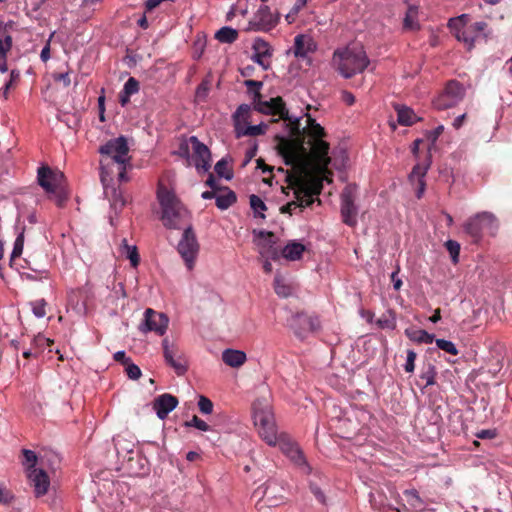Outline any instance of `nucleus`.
I'll return each instance as SVG.
<instances>
[{"instance_id":"1","label":"nucleus","mask_w":512,"mask_h":512,"mask_svg":"<svg viewBox=\"0 0 512 512\" xmlns=\"http://www.w3.org/2000/svg\"><path fill=\"white\" fill-rule=\"evenodd\" d=\"M285 121L288 122L286 125L290 137H275L277 152L284 163H298L303 170L314 162L321 171L325 170L331 163V158L328 156L329 143L324 140V128L319 123L301 128L300 118L292 119L290 116Z\"/></svg>"},{"instance_id":"2","label":"nucleus","mask_w":512,"mask_h":512,"mask_svg":"<svg viewBox=\"0 0 512 512\" xmlns=\"http://www.w3.org/2000/svg\"><path fill=\"white\" fill-rule=\"evenodd\" d=\"M292 171H287L286 180L294 189L295 198L299 195H319L323 189V177L328 172V167L321 171L314 162L305 169H301L298 163L287 164Z\"/></svg>"},{"instance_id":"3","label":"nucleus","mask_w":512,"mask_h":512,"mask_svg":"<svg viewBox=\"0 0 512 512\" xmlns=\"http://www.w3.org/2000/svg\"><path fill=\"white\" fill-rule=\"evenodd\" d=\"M99 153L103 156L100 161L102 181L105 174L113 173V167H116L119 180L126 181V165L129 163V147L124 136L109 140L99 148Z\"/></svg>"},{"instance_id":"4","label":"nucleus","mask_w":512,"mask_h":512,"mask_svg":"<svg viewBox=\"0 0 512 512\" xmlns=\"http://www.w3.org/2000/svg\"><path fill=\"white\" fill-rule=\"evenodd\" d=\"M157 198L162 210V221L169 229H180L182 225L190 220V212L178 199L174 192L160 185L157 191Z\"/></svg>"},{"instance_id":"5","label":"nucleus","mask_w":512,"mask_h":512,"mask_svg":"<svg viewBox=\"0 0 512 512\" xmlns=\"http://www.w3.org/2000/svg\"><path fill=\"white\" fill-rule=\"evenodd\" d=\"M333 61L340 74L345 78H351L355 74L363 72L369 65V59L361 46L336 50Z\"/></svg>"},{"instance_id":"6","label":"nucleus","mask_w":512,"mask_h":512,"mask_svg":"<svg viewBox=\"0 0 512 512\" xmlns=\"http://www.w3.org/2000/svg\"><path fill=\"white\" fill-rule=\"evenodd\" d=\"M37 181L48 194L49 199L55 201L58 207L64 206L68 194L65 190V176L61 171L41 166L37 172Z\"/></svg>"},{"instance_id":"7","label":"nucleus","mask_w":512,"mask_h":512,"mask_svg":"<svg viewBox=\"0 0 512 512\" xmlns=\"http://www.w3.org/2000/svg\"><path fill=\"white\" fill-rule=\"evenodd\" d=\"M244 85L253 95L252 102L256 111L266 115L278 116L282 120L289 118V111L282 97L277 96L268 101L262 100L260 89L263 86V82L249 79L245 80Z\"/></svg>"},{"instance_id":"8","label":"nucleus","mask_w":512,"mask_h":512,"mask_svg":"<svg viewBox=\"0 0 512 512\" xmlns=\"http://www.w3.org/2000/svg\"><path fill=\"white\" fill-rule=\"evenodd\" d=\"M464 232L472 239L473 243H479L484 233L495 236L499 229V221L491 212H479L469 217L463 224Z\"/></svg>"},{"instance_id":"9","label":"nucleus","mask_w":512,"mask_h":512,"mask_svg":"<svg viewBox=\"0 0 512 512\" xmlns=\"http://www.w3.org/2000/svg\"><path fill=\"white\" fill-rule=\"evenodd\" d=\"M189 144L193 151L192 159L198 171L207 172L210 167L211 153L208 147L199 141L196 136H191L188 141L182 142L179 146V151L182 156H188Z\"/></svg>"},{"instance_id":"10","label":"nucleus","mask_w":512,"mask_h":512,"mask_svg":"<svg viewBox=\"0 0 512 512\" xmlns=\"http://www.w3.org/2000/svg\"><path fill=\"white\" fill-rule=\"evenodd\" d=\"M464 96V86L456 80H450L440 95L433 101V105L438 110L449 109L458 105Z\"/></svg>"},{"instance_id":"11","label":"nucleus","mask_w":512,"mask_h":512,"mask_svg":"<svg viewBox=\"0 0 512 512\" xmlns=\"http://www.w3.org/2000/svg\"><path fill=\"white\" fill-rule=\"evenodd\" d=\"M199 243L192 227L189 225L184 229L178 243L177 250L189 270L193 269L196 257L199 253Z\"/></svg>"},{"instance_id":"12","label":"nucleus","mask_w":512,"mask_h":512,"mask_svg":"<svg viewBox=\"0 0 512 512\" xmlns=\"http://www.w3.org/2000/svg\"><path fill=\"white\" fill-rule=\"evenodd\" d=\"M162 346L165 362L174 369L177 375H184L188 370L185 354L179 349L177 344L170 342L168 338L163 339Z\"/></svg>"},{"instance_id":"13","label":"nucleus","mask_w":512,"mask_h":512,"mask_svg":"<svg viewBox=\"0 0 512 512\" xmlns=\"http://www.w3.org/2000/svg\"><path fill=\"white\" fill-rule=\"evenodd\" d=\"M279 19L278 13L273 14L269 6L262 5L249 21L247 30L268 32L276 27Z\"/></svg>"},{"instance_id":"14","label":"nucleus","mask_w":512,"mask_h":512,"mask_svg":"<svg viewBox=\"0 0 512 512\" xmlns=\"http://www.w3.org/2000/svg\"><path fill=\"white\" fill-rule=\"evenodd\" d=\"M288 325L298 338L303 339L308 333L320 328V321L316 316L298 312L291 316Z\"/></svg>"},{"instance_id":"15","label":"nucleus","mask_w":512,"mask_h":512,"mask_svg":"<svg viewBox=\"0 0 512 512\" xmlns=\"http://www.w3.org/2000/svg\"><path fill=\"white\" fill-rule=\"evenodd\" d=\"M168 323L169 320L165 314L148 308L144 313V321L140 326V330L144 333L153 331L162 336L166 332Z\"/></svg>"},{"instance_id":"16","label":"nucleus","mask_w":512,"mask_h":512,"mask_svg":"<svg viewBox=\"0 0 512 512\" xmlns=\"http://www.w3.org/2000/svg\"><path fill=\"white\" fill-rule=\"evenodd\" d=\"M357 213L358 209L354 204L353 189L348 186L343 190L341 194L342 221L350 227L356 226Z\"/></svg>"},{"instance_id":"17","label":"nucleus","mask_w":512,"mask_h":512,"mask_svg":"<svg viewBox=\"0 0 512 512\" xmlns=\"http://www.w3.org/2000/svg\"><path fill=\"white\" fill-rule=\"evenodd\" d=\"M253 420L256 428L260 426H269L275 421L270 404L266 399H257L252 405Z\"/></svg>"},{"instance_id":"18","label":"nucleus","mask_w":512,"mask_h":512,"mask_svg":"<svg viewBox=\"0 0 512 512\" xmlns=\"http://www.w3.org/2000/svg\"><path fill=\"white\" fill-rule=\"evenodd\" d=\"M27 477L36 497H41L48 492L50 479L43 469H31L27 473Z\"/></svg>"},{"instance_id":"19","label":"nucleus","mask_w":512,"mask_h":512,"mask_svg":"<svg viewBox=\"0 0 512 512\" xmlns=\"http://www.w3.org/2000/svg\"><path fill=\"white\" fill-rule=\"evenodd\" d=\"M317 45L313 38L306 34H298L294 38L293 53L296 58H306L309 53L315 52Z\"/></svg>"},{"instance_id":"20","label":"nucleus","mask_w":512,"mask_h":512,"mask_svg":"<svg viewBox=\"0 0 512 512\" xmlns=\"http://www.w3.org/2000/svg\"><path fill=\"white\" fill-rule=\"evenodd\" d=\"M177 405L178 399L171 394L165 393L155 398L153 409L156 411L157 416L163 420Z\"/></svg>"},{"instance_id":"21","label":"nucleus","mask_w":512,"mask_h":512,"mask_svg":"<svg viewBox=\"0 0 512 512\" xmlns=\"http://www.w3.org/2000/svg\"><path fill=\"white\" fill-rule=\"evenodd\" d=\"M252 48L254 53L251 59L259 64L264 70H267L270 67V63L267 61V58L272 56L269 44L263 39L258 38L254 41Z\"/></svg>"},{"instance_id":"22","label":"nucleus","mask_w":512,"mask_h":512,"mask_svg":"<svg viewBox=\"0 0 512 512\" xmlns=\"http://www.w3.org/2000/svg\"><path fill=\"white\" fill-rule=\"evenodd\" d=\"M15 22H0V52L8 53L12 47L11 30L14 28Z\"/></svg>"},{"instance_id":"23","label":"nucleus","mask_w":512,"mask_h":512,"mask_svg":"<svg viewBox=\"0 0 512 512\" xmlns=\"http://www.w3.org/2000/svg\"><path fill=\"white\" fill-rule=\"evenodd\" d=\"M223 362L233 368L242 366L246 361V354L240 350L226 349L222 353Z\"/></svg>"},{"instance_id":"24","label":"nucleus","mask_w":512,"mask_h":512,"mask_svg":"<svg viewBox=\"0 0 512 512\" xmlns=\"http://www.w3.org/2000/svg\"><path fill=\"white\" fill-rule=\"evenodd\" d=\"M304 251L305 246L302 243L291 241L282 249L281 255L287 260L296 261L301 259Z\"/></svg>"},{"instance_id":"25","label":"nucleus","mask_w":512,"mask_h":512,"mask_svg":"<svg viewBox=\"0 0 512 512\" xmlns=\"http://www.w3.org/2000/svg\"><path fill=\"white\" fill-rule=\"evenodd\" d=\"M257 430L261 439L265 441L269 446L275 447L277 445L279 433L277 432L275 421L270 423L269 426H260L257 428Z\"/></svg>"},{"instance_id":"26","label":"nucleus","mask_w":512,"mask_h":512,"mask_svg":"<svg viewBox=\"0 0 512 512\" xmlns=\"http://www.w3.org/2000/svg\"><path fill=\"white\" fill-rule=\"evenodd\" d=\"M397 119L400 125L411 126L417 122L418 118L414 111L404 105H396Z\"/></svg>"},{"instance_id":"27","label":"nucleus","mask_w":512,"mask_h":512,"mask_svg":"<svg viewBox=\"0 0 512 512\" xmlns=\"http://www.w3.org/2000/svg\"><path fill=\"white\" fill-rule=\"evenodd\" d=\"M237 201V196L234 191L229 188H224V193L216 196V206L220 210H226Z\"/></svg>"},{"instance_id":"28","label":"nucleus","mask_w":512,"mask_h":512,"mask_svg":"<svg viewBox=\"0 0 512 512\" xmlns=\"http://www.w3.org/2000/svg\"><path fill=\"white\" fill-rule=\"evenodd\" d=\"M120 251L122 255H125L130 260L133 267L139 265L140 257L136 246L129 245L127 240L123 239L120 245Z\"/></svg>"},{"instance_id":"29","label":"nucleus","mask_w":512,"mask_h":512,"mask_svg":"<svg viewBox=\"0 0 512 512\" xmlns=\"http://www.w3.org/2000/svg\"><path fill=\"white\" fill-rule=\"evenodd\" d=\"M470 17L468 14H462L460 16L449 19L448 28L457 38L458 33L462 32L463 28L469 23Z\"/></svg>"},{"instance_id":"30","label":"nucleus","mask_w":512,"mask_h":512,"mask_svg":"<svg viewBox=\"0 0 512 512\" xmlns=\"http://www.w3.org/2000/svg\"><path fill=\"white\" fill-rule=\"evenodd\" d=\"M215 38L221 42V43H233L238 38V31L234 28H231L229 26L222 27L219 29L216 34Z\"/></svg>"},{"instance_id":"31","label":"nucleus","mask_w":512,"mask_h":512,"mask_svg":"<svg viewBox=\"0 0 512 512\" xmlns=\"http://www.w3.org/2000/svg\"><path fill=\"white\" fill-rule=\"evenodd\" d=\"M268 128V125L265 123H260L258 125H249L245 129L236 128V137L239 138L241 136H258L263 135Z\"/></svg>"},{"instance_id":"32","label":"nucleus","mask_w":512,"mask_h":512,"mask_svg":"<svg viewBox=\"0 0 512 512\" xmlns=\"http://www.w3.org/2000/svg\"><path fill=\"white\" fill-rule=\"evenodd\" d=\"M405 333L410 340L418 343L431 344L434 341V335L422 329L413 331L406 330Z\"/></svg>"},{"instance_id":"33","label":"nucleus","mask_w":512,"mask_h":512,"mask_svg":"<svg viewBox=\"0 0 512 512\" xmlns=\"http://www.w3.org/2000/svg\"><path fill=\"white\" fill-rule=\"evenodd\" d=\"M418 9L416 6H409L404 18L403 26L408 30H417L419 24L417 21Z\"/></svg>"},{"instance_id":"34","label":"nucleus","mask_w":512,"mask_h":512,"mask_svg":"<svg viewBox=\"0 0 512 512\" xmlns=\"http://www.w3.org/2000/svg\"><path fill=\"white\" fill-rule=\"evenodd\" d=\"M212 85V81L210 77H205L201 83L198 85L196 92H195V98L199 102L206 101L210 88Z\"/></svg>"},{"instance_id":"35","label":"nucleus","mask_w":512,"mask_h":512,"mask_svg":"<svg viewBox=\"0 0 512 512\" xmlns=\"http://www.w3.org/2000/svg\"><path fill=\"white\" fill-rule=\"evenodd\" d=\"M284 454H288L298 445L295 444L286 433H280L277 439V445Z\"/></svg>"},{"instance_id":"36","label":"nucleus","mask_w":512,"mask_h":512,"mask_svg":"<svg viewBox=\"0 0 512 512\" xmlns=\"http://www.w3.org/2000/svg\"><path fill=\"white\" fill-rule=\"evenodd\" d=\"M250 206L254 211L255 217L265 218V215L262 213L267 210V206L264 201L257 195L252 194L249 198Z\"/></svg>"},{"instance_id":"37","label":"nucleus","mask_w":512,"mask_h":512,"mask_svg":"<svg viewBox=\"0 0 512 512\" xmlns=\"http://www.w3.org/2000/svg\"><path fill=\"white\" fill-rule=\"evenodd\" d=\"M458 41L464 42L469 49L474 47V42L477 39V35H474L472 30H470V26L464 27L462 32L458 33L457 38Z\"/></svg>"},{"instance_id":"38","label":"nucleus","mask_w":512,"mask_h":512,"mask_svg":"<svg viewBox=\"0 0 512 512\" xmlns=\"http://www.w3.org/2000/svg\"><path fill=\"white\" fill-rule=\"evenodd\" d=\"M428 168L429 164H416L409 175V180L411 182L424 180Z\"/></svg>"},{"instance_id":"39","label":"nucleus","mask_w":512,"mask_h":512,"mask_svg":"<svg viewBox=\"0 0 512 512\" xmlns=\"http://www.w3.org/2000/svg\"><path fill=\"white\" fill-rule=\"evenodd\" d=\"M22 454L24 458L22 464L27 467V473L31 469H36L35 465L37 463V455L35 452L29 449H23Z\"/></svg>"},{"instance_id":"40","label":"nucleus","mask_w":512,"mask_h":512,"mask_svg":"<svg viewBox=\"0 0 512 512\" xmlns=\"http://www.w3.org/2000/svg\"><path fill=\"white\" fill-rule=\"evenodd\" d=\"M215 172L220 177H224L227 180H230L233 176V173L228 169V161L224 158H222L216 163Z\"/></svg>"},{"instance_id":"41","label":"nucleus","mask_w":512,"mask_h":512,"mask_svg":"<svg viewBox=\"0 0 512 512\" xmlns=\"http://www.w3.org/2000/svg\"><path fill=\"white\" fill-rule=\"evenodd\" d=\"M24 231H25V228H22L21 232L18 234V236L14 242V247H13V250L11 253V259L20 257L23 252Z\"/></svg>"},{"instance_id":"42","label":"nucleus","mask_w":512,"mask_h":512,"mask_svg":"<svg viewBox=\"0 0 512 512\" xmlns=\"http://www.w3.org/2000/svg\"><path fill=\"white\" fill-rule=\"evenodd\" d=\"M469 26H470V30H472L473 34L477 35V39L481 36L484 39H486L488 37V33H487L488 24L485 21H478Z\"/></svg>"},{"instance_id":"43","label":"nucleus","mask_w":512,"mask_h":512,"mask_svg":"<svg viewBox=\"0 0 512 512\" xmlns=\"http://www.w3.org/2000/svg\"><path fill=\"white\" fill-rule=\"evenodd\" d=\"M274 290L278 296L283 298H286L291 294L290 286L284 284L279 277H275Z\"/></svg>"},{"instance_id":"44","label":"nucleus","mask_w":512,"mask_h":512,"mask_svg":"<svg viewBox=\"0 0 512 512\" xmlns=\"http://www.w3.org/2000/svg\"><path fill=\"white\" fill-rule=\"evenodd\" d=\"M33 314L37 318H43L46 315L47 303L44 299H38L31 303Z\"/></svg>"},{"instance_id":"45","label":"nucleus","mask_w":512,"mask_h":512,"mask_svg":"<svg viewBox=\"0 0 512 512\" xmlns=\"http://www.w3.org/2000/svg\"><path fill=\"white\" fill-rule=\"evenodd\" d=\"M436 345L439 349L445 351L446 353H449L451 355L458 354V350L455 344L451 341L445 339H436Z\"/></svg>"},{"instance_id":"46","label":"nucleus","mask_w":512,"mask_h":512,"mask_svg":"<svg viewBox=\"0 0 512 512\" xmlns=\"http://www.w3.org/2000/svg\"><path fill=\"white\" fill-rule=\"evenodd\" d=\"M445 246L448 250V252L450 253L451 255V258H452V261L453 263H457L458 262V258H459V253H460V244L457 242V241H454V240H448L446 243H445Z\"/></svg>"},{"instance_id":"47","label":"nucleus","mask_w":512,"mask_h":512,"mask_svg":"<svg viewBox=\"0 0 512 512\" xmlns=\"http://www.w3.org/2000/svg\"><path fill=\"white\" fill-rule=\"evenodd\" d=\"M291 461H293L298 466H304L306 465V459L302 453V451L299 449V447H295L291 452L286 454Z\"/></svg>"},{"instance_id":"48","label":"nucleus","mask_w":512,"mask_h":512,"mask_svg":"<svg viewBox=\"0 0 512 512\" xmlns=\"http://www.w3.org/2000/svg\"><path fill=\"white\" fill-rule=\"evenodd\" d=\"M123 91L127 95L136 94L139 91V82L134 77H130L124 84Z\"/></svg>"},{"instance_id":"49","label":"nucleus","mask_w":512,"mask_h":512,"mask_svg":"<svg viewBox=\"0 0 512 512\" xmlns=\"http://www.w3.org/2000/svg\"><path fill=\"white\" fill-rule=\"evenodd\" d=\"M198 407H199V410L203 414H210L213 411V403H212V401L209 398L205 397V396H200L199 397Z\"/></svg>"},{"instance_id":"50","label":"nucleus","mask_w":512,"mask_h":512,"mask_svg":"<svg viewBox=\"0 0 512 512\" xmlns=\"http://www.w3.org/2000/svg\"><path fill=\"white\" fill-rule=\"evenodd\" d=\"M125 371L130 379L137 380L141 376L140 368L131 361L125 366Z\"/></svg>"},{"instance_id":"51","label":"nucleus","mask_w":512,"mask_h":512,"mask_svg":"<svg viewBox=\"0 0 512 512\" xmlns=\"http://www.w3.org/2000/svg\"><path fill=\"white\" fill-rule=\"evenodd\" d=\"M185 425L188 426V427L193 426V427H195V428H197V429H199L201 431H208V430H210V426L205 421H203L202 419L197 417L196 415L193 416L191 421L186 422Z\"/></svg>"},{"instance_id":"52","label":"nucleus","mask_w":512,"mask_h":512,"mask_svg":"<svg viewBox=\"0 0 512 512\" xmlns=\"http://www.w3.org/2000/svg\"><path fill=\"white\" fill-rule=\"evenodd\" d=\"M417 358V354L413 350L407 351L406 364L404 369L407 373H412L415 369V360Z\"/></svg>"},{"instance_id":"53","label":"nucleus","mask_w":512,"mask_h":512,"mask_svg":"<svg viewBox=\"0 0 512 512\" xmlns=\"http://www.w3.org/2000/svg\"><path fill=\"white\" fill-rule=\"evenodd\" d=\"M249 113H250V106H249V105H247V104H241V105L237 108V110H236V112L234 113V116H233V117H234V118H235V120H237V121H238V120H240V119H242V120H246V118L248 117Z\"/></svg>"},{"instance_id":"54","label":"nucleus","mask_w":512,"mask_h":512,"mask_svg":"<svg viewBox=\"0 0 512 512\" xmlns=\"http://www.w3.org/2000/svg\"><path fill=\"white\" fill-rule=\"evenodd\" d=\"M12 500L13 494L11 493V491L0 484V502L4 504H9L12 502Z\"/></svg>"},{"instance_id":"55","label":"nucleus","mask_w":512,"mask_h":512,"mask_svg":"<svg viewBox=\"0 0 512 512\" xmlns=\"http://www.w3.org/2000/svg\"><path fill=\"white\" fill-rule=\"evenodd\" d=\"M53 78L56 82L63 83L65 87H68L71 83L70 75L68 72L54 74Z\"/></svg>"},{"instance_id":"56","label":"nucleus","mask_w":512,"mask_h":512,"mask_svg":"<svg viewBox=\"0 0 512 512\" xmlns=\"http://www.w3.org/2000/svg\"><path fill=\"white\" fill-rule=\"evenodd\" d=\"M310 490L321 504H326L325 495H324L323 491L317 485L311 484Z\"/></svg>"},{"instance_id":"57","label":"nucleus","mask_w":512,"mask_h":512,"mask_svg":"<svg viewBox=\"0 0 512 512\" xmlns=\"http://www.w3.org/2000/svg\"><path fill=\"white\" fill-rule=\"evenodd\" d=\"M296 202L299 204L298 207H309L313 204L314 202V198H313V195H310L309 196H302V195H299V198H296Z\"/></svg>"},{"instance_id":"58","label":"nucleus","mask_w":512,"mask_h":512,"mask_svg":"<svg viewBox=\"0 0 512 512\" xmlns=\"http://www.w3.org/2000/svg\"><path fill=\"white\" fill-rule=\"evenodd\" d=\"M341 100L348 106H352L355 103V96L349 91H342Z\"/></svg>"},{"instance_id":"59","label":"nucleus","mask_w":512,"mask_h":512,"mask_svg":"<svg viewBox=\"0 0 512 512\" xmlns=\"http://www.w3.org/2000/svg\"><path fill=\"white\" fill-rule=\"evenodd\" d=\"M113 358L115 361L121 363L122 365L126 366L129 361H131V358L126 356V353L124 351H118L113 355Z\"/></svg>"},{"instance_id":"60","label":"nucleus","mask_w":512,"mask_h":512,"mask_svg":"<svg viewBox=\"0 0 512 512\" xmlns=\"http://www.w3.org/2000/svg\"><path fill=\"white\" fill-rule=\"evenodd\" d=\"M34 342L39 347H50L53 344V340L46 338L45 336L42 335H38L37 337H35Z\"/></svg>"},{"instance_id":"61","label":"nucleus","mask_w":512,"mask_h":512,"mask_svg":"<svg viewBox=\"0 0 512 512\" xmlns=\"http://www.w3.org/2000/svg\"><path fill=\"white\" fill-rule=\"evenodd\" d=\"M298 203L296 201H291L289 203H287L286 205H283L281 208H280V212L285 214V213H289L291 214L292 213V210L297 208L298 207Z\"/></svg>"},{"instance_id":"62","label":"nucleus","mask_w":512,"mask_h":512,"mask_svg":"<svg viewBox=\"0 0 512 512\" xmlns=\"http://www.w3.org/2000/svg\"><path fill=\"white\" fill-rule=\"evenodd\" d=\"M399 273V267L391 274V280L393 282V286L395 290H399L402 286V280L397 278V275Z\"/></svg>"},{"instance_id":"63","label":"nucleus","mask_w":512,"mask_h":512,"mask_svg":"<svg viewBox=\"0 0 512 512\" xmlns=\"http://www.w3.org/2000/svg\"><path fill=\"white\" fill-rule=\"evenodd\" d=\"M258 145L256 142L246 151V162H249L257 154Z\"/></svg>"},{"instance_id":"64","label":"nucleus","mask_w":512,"mask_h":512,"mask_svg":"<svg viewBox=\"0 0 512 512\" xmlns=\"http://www.w3.org/2000/svg\"><path fill=\"white\" fill-rule=\"evenodd\" d=\"M496 435L495 431L493 430H482L480 431L478 434H477V437L478 438H481V439H492L494 438Z\"/></svg>"}]
</instances>
